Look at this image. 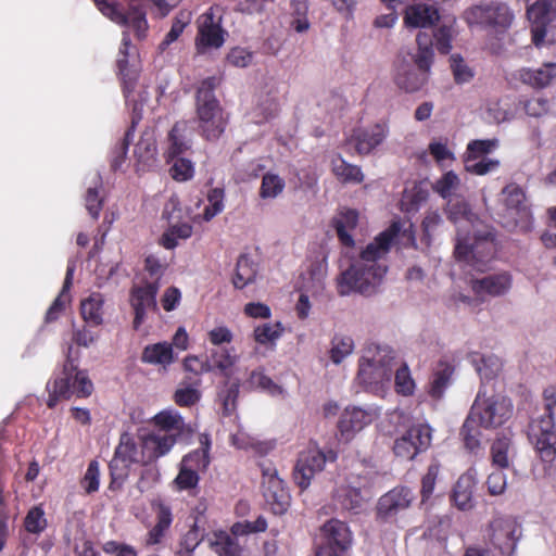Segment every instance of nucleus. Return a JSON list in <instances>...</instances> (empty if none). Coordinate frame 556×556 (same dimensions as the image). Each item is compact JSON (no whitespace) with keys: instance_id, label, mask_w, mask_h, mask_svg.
<instances>
[{"instance_id":"f257e3e1","label":"nucleus","mask_w":556,"mask_h":556,"mask_svg":"<svg viewBox=\"0 0 556 556\" xmlns=\"http://www.w3.org/2000/svg\"><path fill=\"white\" fill-rule=\"evenodd\" d=\"M399 231L400 226L396 223L392 224L366 247L357 261L341 273L338 278L340 295L345 296L351 292L370 295L376 291L387 271L383 257Z\"/></svg>"},{"instance_id":"f03ea898","label":"nucleus","mask_w":556,"mask_h":556,"mask_svg":"<svg viewBox=\"0 0 556 556\" xmlns=\"http://www.w3.org/2000/svg\"><path fill=\"white\" fill-rule=\"evenodd\" d=\"M510 399L501 393H488L480 390L462 428V435L468 450L475 451L480 445L479 428H497L513 415Z\"/></svg>"},{"instance_id":"7ed1b4c3","label":"nucleus","mask_w":556,"mask_h":556,"mask_svg":"<svg viewBox=\"0 0 556 556\" xmlns=\"http://www.w3.org/2000/svg\"><path fill=\"white\" fill-rule=\"evenodd\" d=\"M151 424L155 427L141 437V448L147 460H155L170 452L177 442L188 443L195 432L190 422L174 409H165L157 413Z\"/></svg>"},{"instance_id":"20e7f679","label":"nucleus","mask_w":556,"mask_h":556,"mask_svg":"<svg viewBox=\"0 0 556 556\" xmlns=\"http://www.w3.org/2000/svg\"><path fill=\"white\" fill-rule=\"evenodd\" d=\"M217 77L205 78L197 91V116L199 127L207 140L219 138L225 129V118L222 108L214 96V89L218 86Z\"/></svg>"},{"instance_id":"39448f33","label":"nucleus","mask_w":556,"mask_h":556,"mask_svg":"<svg viewBox=\"0 0 556 556\" xmlns=\"http://www.w3.org/2000/svg\"><path fill=\"white\" fill-rule=\"evenodd\" d=\"M496 252L493 235L490 231L475 230L472 236L458 233L455 257L477 271H484Z\"/></svg>"},{"instance_id":"423d86ee","label":"nucleus","mask_w":556,"mask_h":556,"mask_svg":"<svg viewBox=\"0 0 556 556\" xmlns=\"http://www.w3.org/2000/svg\"><path fill=\"white\" fill-rule=\"evenodd\" d=\"M400 420L397 437L393 444L394 454L405 460H413L418 454L428 450L431 444L429 426L416 422L407 415L395 414Z\"/></svg>"},{"instance_id":"0eeeda50","label":"nucleus","mask_w":556,"mask_h":556,"mask_svg":"<svg viewBox=\"0 0 556 556\" xmlns=\"http://www.w3.org/2000/svg\"><path fill=\"white\" fill-rule=\"evenodd\" d=\"M394 353L389 348L368 349L359 359L357 379L366 386L389 381L394 366Z\"/></svg>"},{"instance_id":"6e6552de","label":"nucleus","mask_w":556,"mask_h":556,"mask_svg":"<svg viewBox=\"0 0 556 556\" xmlns=\"http://www.w3.org/2000/svg\"><path fill=\"white\" fill-rule=\"evenodd\" d=\"M267 523L263 517H258L255 521L237 522L231 527L230 533L218 532L214 534V540L210 541V546L218 556H241L243 552V538L251 533L263 532L266 530Z\"/></svg>"},{"instance_id":"1a4fd4ad","label":"nucleus","mask_w":556,"mask_h":556,"mask_svg":"<svg viewBox=\"0 0 556 556\" xmlns=\"http://www.w3.org/2000/svg\"><path fill=\"white\" fill-rule=\"evenodd\" d=\"M527 15L531 23L532 41L536 47L556 40V0H536L528 5Z\"/></svg>"},{"instance_id":"9d476101","label":"nucleus","mask_w":556,"mask_h":556,"mask_svg":"<svg viewBox=\"0 0 556 556\" xmlns=\"http://www.w3.org/2000/svg\"><path fill=\"white\" fill-rule=\"evenodd\" d=\"M464 17L470 26L502 33L510 26L514 15L505 3L491 2L469 8Z\"/></svg>"},{"instance_id":"9b49d317","label":"nucleus","mask_w":556,"mask_h":556,"mask_svg":"<svg viewBox=\"0 0 556 556\" xmlns=\"http://www.w3.org/2000/svg\"><path fill=\"white\" fill-rule=\"evenodd\" d=\"M337 455L334 452H323L317 446H311L299 454L293 478L294 482L301 488L306 489L314 477L321 472L327 462H334Z\"/></svg>"},{"instance_id":"f8f14e48","label":"nucleus","mask_w":556,"mask_h":556,"mask_svg":"<svg viewBox=\"0 0 556 556\" xmlns=\"http://www.w3.org/2000/svg\"><path fill=\"white\" fill-rule=\"evenodd\" d=\"M197 24L195 47L199 53L223 46L227 31L222 28V14L218 8H210L207 12L199 16Z\"/></svg>"},{"instance_id":"ddd939ff","label":"nucleus","mask_w":556,"mask_h":556,"mask_svg":"<svg viewBox=\"0 0 556 556\" xmlns=\"http://www.w3.org/2000/svg\"><path fill=\"white\" fill-rule=\"evenodd\" d=\"M521 535L520 527L511 517H495L488 528L490 542L501 551L504 556H510Z\"/></svg>"},{"instance_id":"4468645a","label":"nucleus","mask_w":556,"mask_h":556,"mask_svg":"<svg viewBox=\"0 0 556 556\" xmlns=\"http://www.w3.org/2000/svg\"><path fill=\"white\" fill-rule=\"evenodd\" d=\"M263 493L274 514L280 515L290 504V494L283 481L277 476V470L270 465L262 466Z\"/></svg>"},{"instance_id":"2eb2a0df","label":"nucleus","mask_w":556,"mask_h":556,"mask_svg":"<svg viewBox=\"0 0 556 556\" xmlns=\"http://www.w3.org/2000/svg\"><path fill=\"white\" fill-rule=\"evenodd\" d=\"M159 283L146 281L143 285H135L130 290V306L135 312L134 327L137 329L142 324L149 311H155Z\"/></svg>"},{"instance_id":"dca6fc26","label":"nucleus","mask_w":556,"mask_h":556,"mask_svg":"<svg viewBox=\"0 0 556 556\" xmlns=\"http://www.w3.org/2000/svg\"><path fill=\"white\" fill-rule=\"evenodd\" d=\"M103 15L119 25H128L134 28L139 38L144 37L148 29L146 13L138 8H131L127 14L122 13L116 3L109 0H93Z\"/></svg>"},{"instance_id":"f3484780","label":"nucleus","mask_w":556,"mask_h":556,"mask_svg":"<svg viewBox=\"0 0 556 556\" xmlns=\"http://www.w3.org/2000/svg\"><path fill=\"white\" fill-rule=\"evenodd\" d=\"M429 71L430 66L422 67L420 63H415L409 55V60H403L397 65L395 84L407 92L417 91L426 84Z\"/></svg>"},{"instance_id":"a211bd4d","label":"nucleus","mask_w":556,"mask_h":556,"mask_svg":"<svg viewBox=\"0 0 556 556\" xmlns=\"http://www.w3.org/2000/svg\"><path fill=\"white\" fill-rule=\"evenodd\" d=\"M415 496L410 489L395 488L379 498L377 515L381 519L394 517L400 511L408 508Z\"/></svg>"},{"instance_id":"6ab92c4d","label":"nucleus","mask_w":556,"mask_h":556,"mask_svg":"<svg viewBox=\"0 0 556 556\" xmlns=\"http://www.w3.org/2000/svg\"><path fill=\"white\" fill-rule=\"evenodd\" d=\"M377 416L378 412L372 407L367 409L361 407L345 408L339 421L340 431L349 440L354 433L371 424Z\"/></svg>"},{"instance_id":"aec40b11","label":"nucleus","mask_w":556,"mask_h":556,"mask_svg":"<svg viewBox=\"0 0 556 556\" xmlns=\"http://www.w3.org/2000/svg\"><path fill=\"white\" fill-rule=\"evenodd\" d=\"M469 285L479 296H501L511 288V276L507 271L496 273L482 278H471Z\"/></svg>"},{"instance_id":"412c9836","label":"nucleus","mask_w":556,"mask_h":556,"mask_svg":"<svg viewBox=\"0 0 556 556\" xmlns=\"http://www.w3.org/2000/svg\"><path fill=\"white\" fill-rule=\"evenodd\" d=\"M477 484V472L473 469H469L458 478L451 494V501L457 509L468 511L475 507L473 493Z\"/></svg>"},{"instance_id":"4be33fe9","label":"nucleus","mask_w":556,"mask_h":556,"mask_svg":"<svg viewBox=\"0 0 556 556\" xmlns=\"http://www.w3.org/2000/svg\"><path fill=\"white\" fill-rule=\"evenodd\" d=\"M388 127L383 124H375L367 128L355 130L350 139L358 154H369L380 146L388 136Z\"/></svg>"},{"instance_id":"5701e85b","label":"nucleus","mask_w":556,"mask_h":556,"mask_svg":"<svg viewBox=\"0 0 556 556\" xmlns=\"http://www.w3.org/2000/svg\"><path fill=\"white\" fill-rule=\"evenodd\" d=\"M511 77L532 88H545L556 78V62L544 63L538 70L519 68Z\"/></svg>"},{"instance_id":"b1692460","label":"nucleus","mask_w":556,"mask_h":556,"mask_svg":"<svg viewBox=\"0 0 556 556\" xmlns=\"http://www.w3.org/2000/svg\"><path fill=\"white\" fill-rule=\"evenodd\" d=\"M502 202L505 205L507 214L515 220L526 219L530 215L526 194L522 188L516 184H509L502 190Z\"/></svg>"},{"instance_id":"393cba45","label":"nucleus","mask_w":556,"mask_h":556,"mask_svg":"<svg viewBox=\"0 0 556 556\" xmlns=\"http://www.w3.org/2000/svg\"><path fill=\"white\" fill-rule=\"evenodd\" d=\"M440 21L438 9L426 3H417L405 9L404 22L408 27L426 28Z\"/></svg>"},{"instance_id":"a878e982","label":"nucleus","mask_w":556,"mask_h":556,"mask_svg":"<svg viewBox=\"0 0 556 556\" xmlns=\"http://www.w3.org/2000/svg\"><path fill=\"white\" fill-rule=\"evenodd\" d=\"M321 532L327 541L325 547H331L332 549L338 548L340 552H343L351 545V531L348 526L340 520H329L323 526Z\"/></svg>"},{"instance_id":"bb28decb","label":"nucleus","mask_w":556,"mask_h":556,"mask_svg":"<svg viewBox=\"0 0 556 556\" xmlns=\"http://www.w3.org/2000/svg\"><path fill=\"white\" fill-rule=\"evenodd\" d=\"M544 407L546 415L536 419L531 425V437L556 433L554 428L553 408L556 406V388L548 387L543 392Z\"/></svg>"},{"instance_id":"cd10ccee","label":"nucleus","mask_w":556,"mask_h":556,"mask_svg":"<svg viewBox=\"0 0 556 556\" xmlns=\"http://www.w3.org/2000/svg\"><path fill=\"white\" fill-rule=\"evenodd\" d=\"M190 130L186 122L176 123L168 135L169 157H176L190 148Z\"/></svg>"},{"instance_id":"c85d7f7f","label":"nucleus","mask_w":556,"mask_h":556,"mask_svg":"<svg viewBox=\"0 0 556 556\" xmlns=\"http://www.w3.org/2000/svg\"><path fill=\"white\" fill-rule=\"evenodd\" d=\"M358 220V213L355 210L344 208L340 211L333 219V226L340 241L346 245L352 247L354 240L349 233L350 230L356 227Z\"/></svg>"},{"instance_id":"c756f323","label":"nucleus","mask_w":556,"mask_h":556,"mask_svg":"<svg viewBox=\"0 0 556 556\" xmlns=\"http://www.w3.org/2000/svg\"><path fill=\"white\" fill-rule=\"evenodd\" d=\"M257 275V264L247 254L239 256L232 283L237 289H243L245 286L253 283Z\"/></svg>"},{"instance_id":"7c9ffc66","label":"nucleus","mask_w":556,"mask_h":556,"mask_svg":"<svg viewBox=\"0 0 556 556\" xmlns=\"http://www.w3.org/2000/svg\"><path fill=\"white\" fill-rule=\"evenodd\" d=\"M336 500L341 504L342 509L359 513L365 505V496L362 494L361 485L341 486L336 492Z\"/></svg>"},{"instance_id":"2f4dec72","label":"nucleus","mask_w":556,"mask_h":556,"mask_svg":"<svg viewBox=\"0 0 556 556\" xmlns=\"http://www.w3.org/2000/svg\"><path fill=\"white\" fill-rule=\"evenodd\" d=\"M141 358L144 363L166 367L174 361L172 344L159 342L147 345L142 352Z\"/></svg>"},{"instance_id":"473e14b6","label":"nucleus","mask_w":556,"mask_h":556,"mask_svg":"<svg viewBox=\"0 0 556 556\" xmlns=\"http://www.w3.org/2000/svg\"><path fill=\"white\" fill-rule=\"evenodd\" d=\"M206 357L211 362V371L216 369L226 378L230 377L231 368L238 361V356L225 348L212 349Z\"/></svg>"},{"instance_id":"72a5a7b5","label":"nucleus","mask_w":556,"mask_h":556,"mask_svg":"<svg viewBox=\"0 0 556 556\" xmlns=\"http://www.w3.org/2000/svg\"><path fill=\"white\" fill-rule=\"evenodd\" d=\"M167 219L169 226L163 233L161 243L166 249H174L177 245V239H188L192 235V226L188 223L175 222L173 214H168Z\"/></svg>"},{"instance_id":"f704fd0d","label":"nucleus","mask_w":556,"mask_h":556,"mask_svg":"<svg viewBox=\"0 0 556 556\" xmlns=\"http://www.w3.org/2000/svg\"><path fill=\"white\" fill-rule=\"evenodd\" d=\"M104 299L101 293H91L89 298L81 301L80 313L84 320L92 326L102 324V305Z\"/></svg>"},{"instance_id":"c9c22d12","label":"nucleus","mask_w":556,"mask_h":556,"mask_svg":"<svg viewBox=\"0 0 556 556\" xmlns=\"http://www.w3.org/2000/svg\"><path fill=\"white\" fill-rule=\"evenodd\" d=\"M333 175L345 184H359L364 179L361 168L356 165L346 163L341 156H336L331 161Z\"/></svg>"},{"instance_id":"e433bc0d","label":"nucleus","mask_w":556,"mask_h":556,"mask_svg":"<svg viewBox=\"0 0 556 556\" xmlns=\"http://www.w3.org/2000/svg\"><path fill=\"white\" fill-rule=\"evenodd\" d=\"M200 444L201 448L186 455L181 460V465H189L191 469L197 471L206 470L210 464L208 450L211 445L207 434L200 435Z\"/></svg>"},{"instance_id":"4c0bfd02","label":"nucleus","mask_w":556,"mask_h":556,"mask_svg":"<svg viewBox=\"0 0 556 556\" xmlns=\"http://www.w3.org/2000/svg\"><path fill=\"white\" fill-rule=\"evenodd\" d=\"M353 350L354 341L351 337L336 334L330 342L329 357L333 364L339 365Z\"/></svg>"},{"instance_id":"58836bf2","label":"nucleus","mask_w":556,"mask_h":556,"mask_svg":"<svg viewBox=\"0 0 556 556\" xmlns=\"http://www.w3.org/2000/svg\"><path fill=\"white\" fill-rule=\"evenodd\" d=\"M115 456L132 464V463H151L152 460H147L143 457V450L141 451V456L139 455L136 443L131 439L128 433H123L119 439V444L115 450Z\"/></svg>"},{"instance_id":"ea45409f","label":"nucleus","mask_w":556,"mask_h":556,"mask_svg":"<svg viewBox=\"0 0 556 556\" xmlns=\"http://www.w3.org/2000/svg\"><path fill=\"white\" fill-rule=\"evenodd\" d=\"M156 154L155 140L151 132H146L135 147V155L142 165H151Z\"/></svg>"},{"instance_id":"a19ab883","label":"nucleus","mask_w":556,"mask_h":556,"mask_svg":"<svg viewBox=\"0 0 556 556\" xmlns=\"http://www.w3.org/2000/svg\"><path fill=\"white\" fill-rule=\"evenodd\" d=\"M76 367L73 363L67 362L64 365L63 377H60L50 384V388L54 394H59L63 399H68L74 392L73 389V372Z\"/></svg>"},{"instance_id":"79ce46f5","label":"nucleus","mask_w":556,"mask_h":556,"mask_svg":"<svg viewBox=\"0 0 556 556\" xmlns=\"http://www.w3.org/2000/svg\"><path fill=\"white\" fill-rule=\"evenodd\" d=\"M291 7V16L292 22L291 25L298 33H304L309 28V22L307 18V13L309 9V3L307 0H292L290 2Z\"/></svg>"},{"instance_id":"37998d69","label":"nucleus","mask_w":556,"mask_h":556,"mask_svg":"<svg viewBox=\"0 0 556 556\" xmlns=\"http://www.w3.org/2000/svg\"><path fill=\"white\" fill-rule=\"evenodd\" d=\"M454 23V20L443 21L433 33L435 47L441 53H448L452 48L451 41L455 34Z\"/></svg>"},{"instance_id":"c03bdc74","label":"nucleus","mask_w":556,"mask_h":556,"mask_svg":"<svg viewBox=\"0 0 556 556\" xmlns=\"http://www.w3.org/2000/svg\"><path fill=\"white\" fill-rule=\"evenodd\" d=\"M416 41L418 45V53L412 55L415 63H420L422 67L431 66L433 51H432V37L425 31H419Z\"/></svg>"},{"instance_id":"a18cd8bd","label":"nucleus","mask_w":556,"mask_h":556,"mask_svg":"<svg viewBox=\"0 0 556 556\" xmlns=\"http://www.w3.org/2000/svg\"><path fill=\"white\" fill-rule=\"evenodd\" d=\"M454 368L448 364H440L439 369L435 371L431 382L430 394L433 397L440 399L450 384Z\"/></svg>"},{"instance_id":"49530a36","label":"nucleus","mask_w":556,"mask_h":556,"mask_svg":"<svg viewBox=\"0 0 556 556\" xmlns=\"http://www.w3.org/2000/svg\"><path fill=\"white\" fill-rule=\"evenodd\" d=\"M285 189V180L276 174L267 173L263 176L260 189L262 199H275Z\"/></svg>"},{"instance_id":"de8ad7c7","label":"nucleus","mask_w":556,"mask_h":556,"mask_svg":"<svg viewBox=\"0 0 556 556\" xmlns=\"http://www.w3.org/2000/svg\"><path fill=\"white\" fill-rule=\"evenodd\" d=\"M511 443L509 438H498L491 447L493 465L500 468H507L509 465Z\"/></svg>"},{"instance_id":"09e8293b","label":"nucleus","mask_w":556,"mask_h":556,"mask_svg":"<svg viewBox=\"0 0 556 556\" xmlns=\"http://www.w3.org/2000/svg\"><path fill=\"white\" fill-rule=\"evenodd\" d=\"M534 445L544 462H552L556 456V433L533 435Z\"/></svg>"},{"instance_id":"8fccbe9b","label":"nucleus","mask_w":556,"mask_h":556,"mask_svg":"<svg viewBox=\"0 0 556 556\" xmlns=\"http://www.w3.org/2000/svg\"><path fill=\"white\" fill-rule=\"evenodd\" d=\"M428 191L419 187H414L404 191L401 207L410 213L416 212L419 206L427 201Z\"/></svg>"},{"instance_id":"3c124183","label":"nucleus","mask_w":556,"mask_h":556,"mask_svg":"<svg viewBox=\"0 0 556 556\" xmlns=\"http://www.w3.org/2000/svg\"><path fill=\"white\" fill-rule=\"evenodd\" d=\"M74 266H68L65 280L60 295L54 300L53 304L47 312V320L51 321L58 317V314L64 308L65 302L68 300L66 292L70 290L73 281Z\"/></svg>"},{"instance_id":"603ef678","label":"nucleus","mask_w":556,"mask_h":556,"mask_svg":"<svg viewBox=\"0 0 556 556\" xmlns=\"http://www.w3.org/2000/svg\"><path fill=\"white\" fill-rule=\"evenodd\" d=\"M460 187L458 176L453 172L444 174L434 185V190L443 198L450 199L456 195Z\"/></svg>"},{"instance_id":"864d4df0","label":"nucleus","mask_w":556,"mask_h":556,"mask_svg":"<svg viewBox=\"0 0 556 556\" xmlns=\"http://www.w3.org/2000/svg\"><path fill=\"white\" fill-rule=\"evenodd\" d=\"M282 334L279 323L264 324L254 329V340L260 344H274Z\"/></svg>"},{"instance_id":"5fc2aeb1","label":"nucleus","mask_w":556,"mask_h":556,"mask_svg":"<svg viewBox=\"0 0 556 556\" xmlns=\"http://www.w3.org/2000/svg\"><path fill=\"white\" fill-rule=\"evenodd\" d=\"M172 522L170 511L166 507H161L157 514V523L148 534V544H156L161 541L165 530Z\"/></svg>"},{"instance_id":"6e6d98bb","label":"nucleus","mask_w":556,"mask_h":556,"mask_svg":"<svg viewBox=\"0 0 556 556\" xmlns=\"http://www.w3.org/2000/svg\"><path fill=\"white\" fill-rule=\"evenodd\" d=\"M500 166V162L497 160L492 159H466L465 160V168L469 173H473L476 175H486L496 170Z\"/></svg>"},{"instance_id":"4d7b16f0","label":"nucleus","mask_w":556,"mask_h":556,"mask_svg":"<svg viewBox=\"0 0 556 556\" xmlns=\"http://www.w3.org/2000/svg\"><path fill=\"white\" fill-rule=\"evenodd\" d=\"M190 22V13L189 12H180L174 20L170 30L166 34L164 40L161 42L160 48L164 50L172 42L177 40L180 34L184 31L185 27Z\"/></svg>"},{"instance_id":"13d9d810","label":"nucleus","mask_w":556,"mask_h":556,"mask_svg":"<svg viewBox=\"0 0 556 556\" xmlns=\"http://www.w3.org/2000/svg\"><path fill=\"white\" fill-rule=\"evenodd\" d=\"M208 205L204 210L203 218L208 222L224 210V190L214 188L207 195Z\"/></svg>"},{"instance_id":"bf43d9fd","label":"nucleus","mask_w":556,"mask_h":556,"mask_svg":"<svg viewBox=\"0 0 556 556\" xmlns=\"http://www.w3.org/2000/svg\"><path fill=\"white\" fill-rule=\"evenodd\" d=\"M25 529L30 533H40L47 526L45 511L41 507H33L25 517Z\"/></svg>"},{"instance_id":"052dcab7","label":"nucleus","mask_w":556,"mask_h":556,"mask_svg":"<svg viewBox=\"0 0 556 556\" xmlns=\"http://www.w3.org/2000/svg\"><path fill=\"white\" fill-rule=\"evenodd\" d=\"M80 483L83 489L88 494L98 491L100 484V469L99 463L97 460H92L89 464Z\"/></svg>"},{"instance_id":"680f3d73","label":"nucleus","mask_w":556,"mask_h":556,"mask_svg":"<svg viewBox=\"0 0 556 556\" xmlns=\"http://www.w3.org/2000/svg\"><path fill=\"white\" fill-rule=\"evenodd\" d=\"M552 102L544 97L532 98L525 102V111L529 116L541 117L552 110Z\"/></svg>"},{"instance_id":"e2e57ef3","label":"nucleus","mask_w":556,"mask_h":556,"mask_svg":"<svg viewBox=\"0 0 556 556\" xmlns=\"http://www.w3.org/2000/svg\"><path fill=\"white\" fill-rule=\"evenodd\" d=\"M131 464L115 456L110 462V473H111V488L113 489L115 485H121L124 479L128 475V468Z\"/></svg>"},{"instance_id":"0e129e2a","label":"nucleus","mask_w":556,"mask_h":556,"mask_svg":"<svg viewBox=\"0 0 556 556\" xmlns=\"http://www.w3.org/2000/svg\"><path fill=\"white\" fill-rule=\"evenodd\" d=\"M497 147L496 139L473 140L467 147L466 159H480Z\"/></svg>"},{"instance_id":"69168bd1","label":"nucleus","mask_w":556,"mask_h":556,"mask_svg":"<svg viewBox=\"0 0 556 556\" xmlns=\"http://www.w3.org/2000/svg\"><path fill=\"white\" fill-rule=\"evenodd\" d=\"M277 111L278 104L274 98L268 96L261 98L255 106V117H257L256 122L261 123L267 121L273 117Z\"/></svg>"},{"instance_id":"338daca9","label":"nucleus","mask_w":556,"mask_h":556,"mask_svg":"<svg viewBox=\"0 0 556 556\" xmlns=\"http://www.w3.org/2000/svg\"><path fill=\"white\" fill-rule=\"evenodd\" d=\"M414 380L410 377L408 367L406 365H402L395 371V388L399 393L403 395H409L414 391Z\"/></svg>"},{"instance_id":"774afa93","label":"nucleus","mask_w":556,"mask_h":556,"mask_svg":"<svg viewBox=\"0 0 556 556\" xmlns=\"http://www.w3.org/2000/svg\"><path fill=\"white\" fill-rule=\"evenodd\" d=\"M486 114L489 119L497 124L508 121L513 115L508 103L503 101H494L489 103Z\"/></svg>"}]
</instances>
